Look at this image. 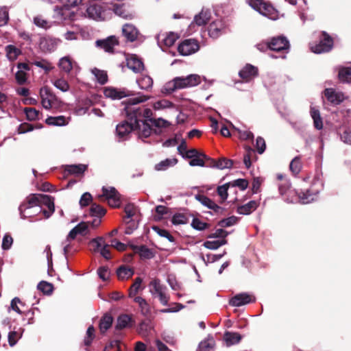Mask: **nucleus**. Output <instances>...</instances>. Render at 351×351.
I'll return each instance as SVG.
<instances>
[{
	"label": "nucleus",
	"mask_w": 351,
	"mask_h": 351,
	"mask_svg": "<svg viewBox=\"0 0 351 351\" xmlns=\"http://www.w3.org/2000/svg\"><path fill=\"white\" fill-rule=\"evenodd\" d=\"M18 71L15 74V78L19 84H24L27 81V71L30 70L27 63L19 62L17 64Z\"/></svg>",
	"instance_id": "24"
},
{
	"label": "nucleus",
	"mask_w": 351,
	"mask_h": 351,
	"mask_svg": "<svg viewBox=\"0 0 351 351\" xmlns=\"http://www.w3.org/2000/svg\"><path fill=\"white\" fill-rule=\"evenodd\" d=\"M38 289L46 294H51L53 291V286L46 281H41L37 286Z\"/></svg>",
	"instance_id": "62"
},
{
	"label": "nucleus",
	"mask_w": 351,
	"mask_h": 351,
	"mask_svg": "<svg viewBox=\"0 0 351 351\" xmlns=\"http://www.w3.org/2000/svg\"><path fill=\"white\" fill-rule=\"evenodd\" d=\"M230 186V182L226 183L223 185L219 186L217 188V193L219 197H220L221 202H224L228 196V191Z\"/></svg>",
	"instance_id": "47"
},
{
	"label": "nucleus",
	"mask_w": 351,
	"mask_h": 351,
	"mask_svg": "<svg viewBox=\"0 0 351 351\" xmlns=\"http://www.w3.org/2000/svg\"><path fill=\"white\" fill-rule=\"evenodd\" d=\"M178 89V80H176V77H174L172 80H170L164 84L161 89V93L167 95Z\"/></svg>",
	"instance_id": "38"
},
{
	"label": "nucleus",
	"mask_w": 351,
	"mask_h": 351,
	"mask_svg": "<svg viewBox=\"0 0 351 351\" xmlns=\"http://www.w3.org/2000/svg\"><path fill=\"white\" fill-rule=\"evenodd\" d=\"M5 52L8 59L11 62L16 60L21 53V49L13 45L5 46Z\"/></svg>",
	"instance_id": "33"
},
{
	"label": "nucleus",
	"mask_w": 351,
	"mask_h": 351,
	"mask_svg": "<svg viewBox=\"0 0 351 351\" xmlns=\"http://www.w3.org/2000/svg\"><path fill=\"white\" fill-rule=\"evenodd\" d=\"M227 243L226 239L216 240V241H206L204 243L203 245L209 250H217L219 247Z\"/></svg>",
	"instance_id": "51"
},
{
	"label": "nucleus",
	"mask_w": 351,
	"mask_h": 351,
	"mask_svg": "<svg viewBox=\"0 0 351 351\" xmlns=\"http://www.w3.org/2000/svg\"><path fill=\"white\" fill-rule=\"evenodd\" d=\"M113 318L110 314H105L99 322V329L101 332L104 333L108 330L112 324Z\"/></svg>",
	"instance_id": "41"
},
{
	"label": "nucleus",
	"mask_w": 351,
	"mask_h": 351,
	"mask_svg": "<svg viewBox=\"0 0 351 351\" xmlns=\"http://www.w3.org/2000/svg\"><path fill=\"white\" fill-rule=\"evenodd\" d=\"M134 130V121L129 119L121 122L117 125L116 132L120 140H125L130 133Z\"/></svg>",
	"instance_id": "13"
},
{
	"label": "nucleus",
	"mask_w": 351,
	"mask_h": 351,
	"mask_svg": "<svg viewBox=\"0 0 351 351\" xmlns=\"http://www.w3.org/2000/svg\"><path fill=\"white\" fill-rule=\"evenodd\" d=\"M131 322V317L125 314L121 315L117 318L116 324L117 329H123L128 327Z\"/></svg>",
	"instance_id": "48"
},
{
	"label": "nucleus",
	"mask_w": 351,
	"mask_h": 351,
	"mask_svg": "<svg viewBox=\"0 0 351 351\" xmlns=\"http://www.w3.org/2000/svg\"><path fill=\"white\" fill-rule=\"evenodd\" d=\"M152 329V326L149 320L142 321L138 326V332L142 336H147L149 330Z\"/></svg>",
	"instance_id": "56"
},
{
	"label": "nucleus",
	"mask_w": 351,
	"mask_h": 351,
	"mask_svg": "<svg viewBox=\"0 0 351 351\" xmlns=\"http://www.w3.org/2000/svg\"><path fill=\"white\" fill-rule=\"evenodd\" d=\"M105 241L102 237L93 239L89 245L94 252H99L101 248L104 245Z\"/></svg>",
	"instance_id": "50"
},
{
	"label": "nucleus",
	"mask_w": 351,
	"mask_h": 351,
	"mask_svg": "<svg viewBox=\"0 0 351 351\" xmlns=\"http://www.w3.org/2000/svg\"><path fill=\"white\" fill-rule=\"evenodd\" d=\"M179 89L193 87L201 82V77L197 74H191L186 77H176Z\"/></svg>",
	"instance_id": "12"
},
{
	"label": "nucleus",
	"mask_w": 351,
	"mask_h": 351,
	"mask_svg": "<svg viewBox=\"0 0 351 351\" xmlns=\"http://www.w3.org/2000/svg\"><path fill=\"white\" fill-rule=\"evenodd\" d=\"M152 106L155 110H160L173 108V104L167 99H160L154 102Z\"/></svg>",
	"instance_id": "49"
},
{
	"label": "nucleus",
	"mask_w": 351,
	"mask_h": 351,
	"mask_svg": "<svg viewBox=\"0 0 351 351\" xmlns=\"http://www.w3.org/2000/svg\"><path fill=\"white\" fill-rule=\"evenodd\" d=\"M134 301L138 304L141 313L144 315H148L151 313L149 304L142 297H134Z\"/></svg>",
	"instance_id": "40"
},
{
	"label": "nucleus",
	"mask_w": 351,
	"mask_h": 351,
	"mask_svg": "<svg viewBox=\"0 0 351 351\" xmlns=\"http://www.w3.org/2000/svg\"><path fill=\"white\" fill-rule=\"evenodd\" d=\"M138 87L145 90H150L153 86V80L149 75H142L136 80Z\"/></svg>",
	"instance_id": "35"
},
{
	"label": "nucleus",
	"mask_w": 351,
	"mask_h": 351,
	"mask_svg": "<svg viewBox=\"0 0 351 351\" xmlns=\"http://www.w3.org/2000/svg\"><path fill=\"white\" fill-rule=\"evenodd\" d=\"M87 166L82 164L69 165L65 166V171L69 174L80 176L86 170Z\"/></svg>",
	"instance_id": "37"
},
{
	"label": "nucleus",
	"mask_w": 351,
	"mask_h": 351,
	"mask_svg": "<svg viewBox=\"0 0 351 351\" xmlns=\"http://www.w3.org/2000/svg\"><path fill=\"white\" fill-rule=\"evenodd\" d=\"M226 32V26L221 20H217L210 24L208 27V34L213 38L219 37Z\"/></svg>",
	"instance_id": "22"
},
{
	"label": "nucleus",
	"mask_w": 351,
	"mask_h": 351,
	"mask_svg": "<svg viewBox=\"0 0 351 351\" xmlns=\"http://www.w3.org/2000/svg\"><path fill=\"white\" fill-rule=\"evenodd\" d=\"M40 95L42 106L47 110H59L62 106V102L47 87L40 88Z\"/></svg>",
	"instance_id": "4"
},
{
	"label": "nucleus",
	"mask_w": 351,
	"mask_h": 351,
	"mask_svg": "<svg viewBox=\"0 0 351 351\" xmlns=\"http://www.w3.org/2000/svg\"><path fill=\"white\" fill-rule=\"evenodd\" d=\"M177 34L169 32L167 34H160L156 36L158 45L162 47H169L172 46L178 39Z\"/></svg>",
	"instance_id": "19"
},
{
	"label": "nucleus",
	"mask_w": 351,
	"mask_h": 351,
	"mask_svg": "<svg viewBox=\"0 0 351 351\" xmlns=\"http://www.w3.org/2000/svg\"><path fill=\"white\" fill-rule=\"evenodd\" d=\"M239 74L245 82H249L257 76L258 69L251 64H247L239 71Z\"/></svg>",
	"instance_id": "25"
},
{
	"label": "nucleus",
	"mask_w": 351,
	"mask_h": 351,
	"mask_svg": "<svg viewBox=\"0 0 351 351\" xmlns=\"http://www.w3.org/2000/svg\"><path fill=\"white\" fill-rule=\"evenodd\" d=\"M258 205V202L256 200H251L245 204L239 206L237 208V212L240 215H250L256 210Z\"/></svg>",
	"instance_id": "27"
},
{
	"label": "nucleus",
	"mask_w": 351,
	"mask_h": 351,
	"mask_svg": "<svg viewBox=\"0 0 351 351\" xmlns=\"http://www.w3.org/2000/svg\"><path fill=\"white\" fill-rule=\"evenodd\" d=\"M24 110L28 120L34 121L38 119L39 112L35 108H26Z\"/></svg>",
	"instance_id": "63"
},
{
	"label": "nucleus",
	"mask_w": 351,
	"mask_h": 351,
	"mask_svg": "<svg viewBox=\"0 0 351 351\" xmlns=\"http://www.w3.org/2000/svg\"><path fill=\"white\" fill-rule=\"evenodd\" d=\"M32 64L38 67H40L45 71L46 73L49 72L53 69V66L51 63L47 62L45 60H42L40 61H34Z\"/></svg>",
	"instance_id": "61"
},
{
	"label": "nucleus",
	"mask_w": 351,
	"mask_h": 351,
	"mask_svg": "<svg viewBox=\"0 0 351 351\" xmlns=\"http://www.w3.org/2000/svg\"><path fill=\"white\" fill-rule=\"evenodd\" d=\"M109 12L124 19H132L134 17V13L132 10L131 6L124 0H112L108 3Z\"/></svg>",
	"instance_id": "3"
},
{
	"label": "nucleus",
	"mask_w": 351,
	"mask_h": 351,
	"mask_svg": "<svg viewBox=\"0 0 351 351\" xmlns=\"http://www.w3.org/2000/svg\"><path fill=\"white\" fill-rule=\"evenodd\" d=\"M46 123L50 125L62 126L67 122L64 116L49 117L46 119Z\"/></svg>",
	"instance_id": "45"
},
{
	"label": "nucleus",
	"mask_w": 351,
	"mask_h": 351,
	"mask_svg": "<svg viewBox=\"0 0 351 351\" xmlns=\"http://www.w3.org/2000/svg\"><path fill=\"white\" fill-rule=\"evenodd\" d=\"M237 223V218L234 216L221 220L219 225L222 228L230 227Z\"/></svg>",
	"instance_id": "64"
},
{
	"label": "nucleus",
	"mask_w": 351,
	"mask_h": 351,
	"mask_svg": "<svg viewBox=\"0 0 351 351\" xmlns=\"http://www.w3.org/2000/svg\"><path fill=\"white\" fill-rule=\"evenodd\" d=\"M210 162V158H208L206 155L204 154H199L198 156H195L189 162L190 166L195 167V166H199V167H204V166H209L208 162Z\"/></svg>",
	"instance_id": "34"
},
{
	"label": "nucleus",
	"mask_w": 351,
	"mask_h": 351,
	"mask_svg": "<svg viewBox=\"0 0 351 351\" xmlns=\"http://www.w3.org/2000/svg\"><path fill=\"white\" fill-rule=\"evenodd\" d=\"M22 219L34 217L41 213L49 218L54 211V203L51 197L43 194H32L19 207Z\"/></svg>",
	"instance_id": "1"
},
{
	"label": "nucleus",
	"mask_w": 351,
	"mask_h": 351,
	"mask_svg": "<svg viewBox=\"0 0 351 351\" xmlns=\"http://www.w3.org/2000/svg\"><path fill=\"white\" fill-rule=\"evenodd\" d=\"M127 66L136 73H140L144 69L143 62L134 55L127 58Z\"/></svg>",
	"instance_id": "26"
},
{
	"label": "nucleus",
	"mask_w": 351,
	"mask_h": 351,
	"mask_svg": "<svg viewBox=\"0 0 351 351\" xmlns=\"http://www.w3.org/2000/svg\"><path fill=\"white\" fill-rule=\"evenodd\" d=\"M60 40L51 37H43L40 38L39 46L44 52H51L54 51Z\"/></svg>",
	"instance_id": "20"
},
{
	"label": "nucleus",
	"mask_w": 351,
	"mask_h": 351,
	"mask_svg": "<svg viewBox=\"0 0 351 351\" xmlns=\"http://www.w3.org/2000/svg\"><path fill=\"white\" fill-rule=\"evenodd\" d=\"M90 213L92 216L101 217L106 213V210L99 205L93 204L90 208Z\"/></svg>",
	"instance_id": "55"
},
{
	"label": "nucleus",
	"mask_w": 351,
	"mask_h": 351,
	"mask_svg": "<svg viewBox=\"0 0 351 351\" xmlns=\"http://www.w3.org/2000/svg\"><path fill=\"white\" fill-rule=\"evenodd\" d=\"M231 127L232 129L235 131H237L239 134V138L243 140H248V139H252L254 138L253 134L248 130H241L239 129L238 128L233 125L232 123H230Z\"/></svg>",
	"instance_id": "57"
},
{
	"label": "nucleus",
	"mask_w": 351,
	"mask_h": 351,
	"mask_svg": "<svg viewBox=\"0 0 351 351\" xmlns=\"http://www.w3.org/2000/svg\"><path fill=\"white\" fill-rule=\"evenodd\" d=\"M195 199L204 206L213 210L215 213H222L223 211V208L218 206L213 200L204 195L197 194L195 195Z\"/></svg>",
	"instance_id": "16"
},
{
	"label": "nucleus",
	"mask_w": 351,
	"mask_h": 351,
	"mask_svg": "<svg viewBox=\"0 0 351 351\" xmlns=\"http://www.w3.org/2000/svg\"><path fill=\"white\" fill-rule=\"evenodd\" d=\"M149 287L150 293L153 296L158 298L162 305L168 304L169 297L167 294V287L160 283V280L157 278L152 280L149 284Z\"/></svg>",
	"instance_id": "5"
},
{
	"label": "nucleus",
	"mask_w": 351,
	"mask_h": 351,
	"mask_svg": "<svg viewBox=\"0 0 351 351\" xmlns=\"http://www.w3.org/2000/svg\"><path fill=\"white\" fill-rule=\"evenodd\" d=\"M100 197L107 201L111 207L117 208L121 204L120 194L113 186H103Z\"/></svg>",
	"instance_id": "9"
},
{
	"label": "nucleus",
	"mask_w": 351,
	"mask_h": 351,
	"mask_svg": "<svg viewBox=\"0 0 351 351\" xmlns=\"http://www.w3.org/2000/svg\"><path fill=\"white\" fill-rule=\"evenodd\" d=\"M133 249L143 258L150 259L154 257L152 251L145 245L134 246Z\"/></svg>",
	"instance_id": "39"
},
{
	"label": "nucleus",
	"mask_w": 351,
	"mask_h": 351,
	"mask_svg": "<svg viewBox=\"0 0 351 351\" xmlns=\"http://www.w3.org/2000/svg\"><path fill=\"white\" fill-rule=\"evenodd\" d=\"M199 46L195 39H186L178 47L179 53L182 56H189L199 50Z\"/></svg>",
	"instance_id": "11"
},
{
	"label": "nucleus",
	"mask_w": 351,
	"mask_h": 351,
	"mask_svg": "<svg viewBox=\"0 0 351 351\" xmlns=\"http://www.w3.org/2000/svg\"><path fill=\"white\" fill-rule=\"evenodd\" d=\"M311 117L313 120L314 127L317 130H322L323 128V121L320 116V112L315 107L311 106L310 110Z\"/></svg>",
	"instance_id": "32"
},
{
	"label": "nucleus",
	"mask_w": 351,
	"mask_h": 351,
	"mask_svg": "<svg viewBox=\"0 0 351 351\" xmlns=\"http://www.w3.org/2000/svg\"><path fill=\"white\" fill-rule=\"evenodd\" d=\"M9 21L8 8L5 6L0 8V27L5 25Z\"/></svg>",
	"instance_id": "60"
},
{
	"label": "nucleus",
	"mask_w": 351,
	"mask_h": 351,
	"mask_svg": "<svg viewBox=\"0 0 351 351\" xmlns=\"http://www.w3.org/2000/svg\"><path fill=\"white\" fill-rule=\"evenodd\" d=\"M249 3L252 8L258 11L261 14L271 20L277 19L278 12L271 5L262 0H250Z\"/></svg>",
	"instance_id": "6"
},
{
	"label": "nucleus",
	"mask_w": 351,
	"mask_h": 351,
	"mask_svg": "<svg viewBox=\"0 0 351 351\" xmlns=\"http://www.w3.org/2000/svg\"><path fill=\"white\" fill-rule=\"evenodd\" d=\"M241 339V335L238 332H226L223 335V339L227 346L239 343Z\"/></svg>",
	"instance_id": "31"
},
{
	"label": "nucleus",
	"mask_w": 351,
	"mask_h": 351,
	"mask_svg": "<svg viewBox=\"0 0 351 351\" xmlns=\"http://www.w3.org/2000/svg\"><path fill=\"white\" fill-rule=\"evenodd\" d=\"M53 85L62 92H66L69 90V84L64 78H58L51 81Z\"/></svg>",
	"instance_id": "46"
},
{
	"label": "nucleus",
	"mask_w": 351,
	"mask_h": 351,
	"mask_svg": "<svg viewBox=\"0 0 351 351\" xmlns=\"http://www.w3.org/2000/svg\"><path fill=\"white\" fill-rule=\"evenodd\" d=\"M91 73L100 84H105L108 82V75L105 71L94 68L91 70Z\"/></svg>",
	"instance_id": "44"
},
{
	"label": "nucleus",
	"mask_w": 351,
	"mask_h": 351,
	"mask_svg": "<svg viewBox=\"0 0 351 351\" xmlns=\"http://www.w3.org/2000/svg\"><path fill=\"white\" fill-rule=\"evenodd\" d=\"M150 97L146 96L143 94L138 93V95L129 98L125 101V110L126 112L127 118L129 119L137 122V120H143V118L147 119V121H149L152 123H154L156 126H160V123H162V125H165L166 121L162 119H159L157 121L152 119L153 112L151 109L147 108H140L136 105L147 101Z\"/></svg>",
	"instance_id": "2"
},
{
	"label": "nucleus",
	"mask_w": 351,
	"mask_h": 351,
	"mask_svg": "<svg viewBox=\"0 0 351 351\" xmlns=\"http://www.w3.org/2000/svg\"><path fill=\"white\" fill-rule=\"evenodd\" d=\"M75 62L70 56H64L59 60L58 66L60 69L65 73H69Z\"/></svg>",
	"instance_id": "29"
},
{
	"label": "nucleus",
	"mask_w": 351,
	"mask_h": 351,
	"mask_svg": "<svg viewBox=\"0 0 351 351\" xmlns=\"http://www.w3.org/2000/svg\"><path fill=\"white\" fill-rule=\"evenodd\" d=\"M134 130L138 131L139 138H143L151 135L152 128L147 121L137 120V122L134 121Z\"/></svg>",
	"instance_id": "21"
},
{
	"label": "nucleus",
	"mask_w": 351,
	"mask_h": 351,
	"mask_svg": "<svg viewBox=\"0 0 351 351\" xmlns=\"http://www.w3.org/2000/svg\"><path fill=\"white\" fill-rule=\"evenodd\" d=\"M122 32L128 40L131 42L137 38L138 31L134 25L130 23H126L123 26Z\"/></svg>",
	"instance_id": "28"
},
{
	"label": "nucleus",
	"mask_w": 351,
	"mask_h": 351,
	"mask_svg": "<svg viewBox=\"0 0 351 351\" xmlns=\"http://www.w3.org/2000/svg\"><path fill=\"white\" fill-rule=\"evenodd\" d=\"M265 47L269 48L274 51L287 53L289 49V43L286 37L278 36L271 38L269 45H265Z\"/></svg>",
	"instance_id": "10"
},
{
	"label": "nucleus",
	"mask_w": 351,
	"mask_h": 351,
	"mask_svg": "<svg viewBox=\"0 0 351 351\" xmlns=\"http://www.w3.org/2000/svg\"><path fill=\"white\" fill-rule=\"evenodd\" d=\"M255 298L247 293H241L235 295L230 301L229 304L232 306H241L253 302Z\"/></svg>",
	"instance_id": "15"
},
{
	"label": "nucleus",
	"mask_w": 351,
	"mask_h": 351,
	"mask_svg": "<svg viewBox=\"0 0 351 351\" xmlns=\"http://www.w3.org/2000/svg\"><path fill=\"white\" fill-rule=\"evenodd\" d=\"M211 13L209 10H202L201 12L195 16L193 23L198 26L204 25L209 21Z\"/></svg>",
	"instance_id": "30"
},
{
	"label": "nucleus",
	"mask_w": 351,
	"mask_h": 351,
	"mask_svg": "<svg viewBox=\"0 0 351 351\" xmlns=\"http://www.w3.org/2000/svg\"><path fill=\"white\" fill-rule=\"evenodd\" d=\"M279 192L282 195L288 193L289 195H294L296 192L294 190L290 189V185L287 181H285V183L279 185Z\"/></svg>",
	"instance_id": "58"
},
{
	"label": "nucleus",
	"mask_w": 351,
	"mask_h": 351,
	"mask_svg": "<svg viewBox=\"0 0 351 351\" xmlns=\"http://www.w3.org/2000/svg\"><path fill=\"white\" fill-rule=\"evenodd\" d=\"M143 280L141 278L138 277L135 279L134 283L131 286L129 290V297L133 298L134 297L138 291L141 289V283Z\"/></svg>",
	"instance_id": "53"
},
{
	"label": "nucleus",
	"mask_w": 351,
	"mask_h": 351,
	"mask_svg": "<svg viewBox=\"0 0 351 351\" xmlns=\"http://www.w3.org/2000/svg\"><path fill=\"white\" fill-rule=\"evenodd\" d=\"M86 13L89 18L96 21H106L112 18V13L108 10V3L104 6L90 5L86 9Z\"/></svg>",
	"instance_id": "7"
},
{
	"label": "nucleus",
	"mask_w": 351,
	"mask_h": 351,
	"mask_svg": "<svg viewBox=\"0 0 351 351\" xmlns=\"http://www.w3.org/2000/svg\"><path fill=\"white\" fill-rule=\"evenodd\" d=\"M95 43L97 47L104 49L106 52L112 53L114 47L119 45V41L117 37L111 36L104 40H97Z\"/></svg>",
	"instance_id": "17"
},
{
	"label": "nucleus",
	"mask_w": 351,
	"mask_h": 351,
	"mask_svg": "<svg viewBox=\"0 0 351 351\" xmlns=\"http://www.w3.org/2000/svg\"><path fill=\"white\" fill-rule=\"evenodd\" d=\"M106 97L112 99H121L130 95V91L126 89H119L114 87H106L104 90Z\"/></svg>",
	"instance_id": "18"
},
{
	"label": "nucleus",
	"mask_w": 351,
	"mask_h": 351,
	"mask_svg": "<svg viewBox=\"0 0 351 351\" xmlns=\"http://www.w3.org/2000/svg\"><path fill=\"white\" fill-rule=\"evenodd\" d=\"M34 23L38 27L47 29L51 27L50 23L44 19L41 16H37L34 18Z\"/></svg>",
	"instance_id": "59"
},
{
	"label": "nucleus",
	"mask_w": 351,
	"mask_h": 351,
	"mask_svg": "<svg viewBox=\"0 0 351 351\" xmlns=\"http://www.w3.org/2000/svg\"><path fill=\"white\" fill-rule=\"evenodd\" d=\"M208 165L212 167H216L219 169H223L226 168H230L232 165V160L224 158H221L217 161L210 158Z\"/></svg>",
	"instance_id": "36"
},
{
	"label": "nucleus",
	"mask_w": 351,
	"mask_h": 351,
	"mask_svg": "<svg viewBox=\"0 0 351 351\" xmlns=\"http://www.w3.org/2000/svg\"><path fill=\"white\" fill-rule=\"evenodd\" d=\"M290 170L295 175L300 173L302 168L301 160L299 156L295 157L291 162L289 165Z\"/></svg>",
	"instance_id": "54"
},
{
	"label": "nucleus",
	"mask_w": 351,
	"mask_h": 351,
	"mask_svg": "<svg viewBox=\"0 0 351 351\" xmlns=\"http://www.w3.org/2000/svg\"><path fill=\"white\" fill-rule=\"evenodd\" d=\"M178 162L176 158H167L156 165L155 169L157 171H165L170 167L174 166Z\"/></svg>",
	"instance_id": "43"
},
{
	"label": "nucleus",
	"mask_w": 351,
	"mask_h": 351,
	"mask_svg": "<svg viewBox=\"0 0 351 351\" xmlns=\"http://www.w3.org/2000/svg\"><path fill=\"white\" fill-rule=\"evenodd\" d=\"M117 274L120 280H125L131 278L134 274L132 269L125 266H121L117 270Z\"/></svg>",
	"instance_id": "42"
},
{
	"label": "nucleus",
	"mask_w": 351,
	"mask_h": 351,
	"mask_svg": "<svg viewBox=\"0 0 351 351\" xmlns=\"http://www.w3.org/2000/svg\"><path fill=\"white\" fill-rule=\"evenodd\" d=\"M332 46V38L326 32H322L319 43L311 45V50L315 53H322L330 51Z\"/></svg>",
	"instance_id": "8"
},
{
	"label": "nucleus",
	"mask_w": 351,
	"mask_h": 351,
	"mask_svg": "<svg viewBox=\"0 0 351 351\" xmlns=\"http://www.w3.org/2000/svg\"><path fill=\"white\" fill-rule=\"evenodd\" d=\"M339 80L342 82L351 83V68H343L339 72Z\"/></svg>",
	"instance_id": "52"
},
{
	"label": "nucleus",
	"mask_w": 351,
	"mask_h": 351,
	"mask_svg": "<svg viewBox=\"0 0 351 351\" xmlns=\"http://www.w3.org/2000/svg\"><path fill=\"white\" fill-rule=\"evenodd\" d=\"M294 195L295 198L291 197L289 199V197H285V201L289 203H293L298 200L301 204H306L316 200L317 197V193H311L310 190L300 192L298 194L296 193Z\"/></svg>",
	"instance_id": "14"
},
{
	"label": "nucleus",
	"mask_w": 351,
	"mask_h": 351,
	"mask_svg": "<svg viewBox=\"0 0 351 351\" xmlns=\"http://www.w3.org/2000/svg\"><path fill=\"white\" fill-rule=\"evenodd\" d=\"M324 95L328 101L335 105L339 104L346 98L342 92L337 91L333 88L325 89Z\"/></svg>",
	"instance_id": "23"
}]
</instances>
